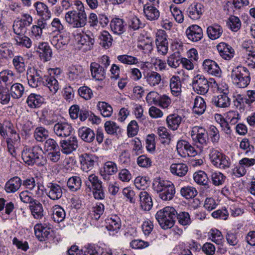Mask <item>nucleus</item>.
I'll use <instances>...</instances> for the list:
<instances>
[{"instance_id":"nucleus-1","label":"nucleus","mask_w":255,"mask_h":255,"mask_svg":"<svg viewBox=\"0 0 255 255\" xmlns=\"http://www.w3.org/2000/svg\"><path fill=\"white\" fill-rule=\"evenodd\" d=\"M153 188L159 197L163 201L172 200L175 194V188L171 181L160 178H155L153 182Z\"/></svg>"},{"instance_id":"nucleus-2","label":"nucleus","mask_w":255,"mask_h":255,"mask_svg":"<svg viewBox=\"0 0 255 255\" xmlns=\"http://www.w3.org/2000/svg\"><path fill=\"white\" fill-rule=\"evenodd\" d=\"M176 216V210L173 207L167 206L157 211L155 218L161 227L166 230L173 226Z\"/></svg>"},{"instance_id":"nucleus-3","label":"nucleus","mask_w":255,"mask_h":255,"mask_svg":"<svg viewBox=\"0 0 255 255\" xmlns=\"http://www.w3.org/2000/svg\"><path fill=\"white\" fill-rule=\"evenodd\" d=\"M231 77L233 83L241 88L247 87L251 81L249 70L242 66L234 67L231 71Z\"/></svg>"},{"instance_id":"nucleus-4","label":"nucleus","mask_w":255,"mask_h":255,"mask_svg":"<svg viewBox=\"0 0 255 255\" xmlns=\"http://www.w3.org/2000/svg\"><path fill=\"white\" fill-rule=\"evenodd\" d=\"M65 20L73 28H81L87 23V16L85 10H70L65 15Z\"/></svg>"},{"instance_id":"nucleus-5","label":"nucleus","mask_w":255,"mask_h":255,"mask_svg":"<svg viewBox=\"0 0 255 255\" xmlns=\"http://www.w3.org/2000/svg\"><path fill=\"white\" fill-rule=\"evenodd\" d=\"M209 156L211 162L216 167L220 169H226L230 166L229 158L218 150L212 149Z\"/></svg>"},{"instance_id":"nucleus-6","label":"nucleus","mask_w":255,"mask_h":255,"mask_svg":"<svg viewBox=\"0 0 255 255\" xmlns=\"http://www.w3.org/2000/svg\"><path fill=\"white\" fill-rule=\"evenodd\" d=\"M209 84L210 82L203 75H197L193 79V90L198 94L204 95L207 93L209 89Z\"/></svg>"},{"instance_id":"nucleus-7","label":"nucleus","mask_w":255,"mask_h":255,"mask_svg":"<svg viewBox=\"0 0 255 255\" xmlns=\"http://www.w3.org/2000/svg\"><path fill=\"white\" fill-rule=\"evenodd\" d=\"M166 32L163 30H158L156 34L155 43L158 53L165 55L168 51V42Z\"/></svg>"},{"instance_id":"nucleus-8","label":"nucleus","mask_w":255,"mask_h":255,"mask_svg":"<svg viewBox=\"0 0 255 255\" xmlns=\"http://www.w3.org/2000/svg\"><path fill=\"white\" fill-rule=\"evenodd\" d=\"M191 137L193 140L202 145H207L208 142V133L206 129L201 127L195 126L192 128Z\"/></svg>"},{"instance_id":"nucleus-9","label":"nucleus","mask_w":255,"mask_h":255,"mask_svg":"<svg viewBox=\"0 0 255 255\" xmlns=\"http://www.w3.org/2000/svg\"><path fill=\"white\" fill-rule=\"evenodd\" d=\"M78 147V140L76 136H70L67 139L60 140L59 146L61 152L65 154H69L76 150Z\"/></svg>"},{"instance_id":"nucleus-10","label":"nucleus","mask_w":255,"mask_h":255,"mask_svg":"<svg viewBox=\"0 0 255 255\" xmlns=\"http://www.w3.org/2000/svg\"><path fill=\"white\" fill-rule=\"evenodd\" d=\"M35 235L40 241H44L52 236V229L46 224H37L34 228Z\"/></svg>"},{"instance_id":"nucleus-11","label":"nucleus","mask_w":255,"mask_h":255,"mask_svg":"<svg viewBox=\"0 0 255 255\" xmlns=\"http://www.w3.org/2000/svg\"><path fill=\"white\" fill-rule=\"evenodd\" d=\"M227 87V85H226ZM221 94L217 96H215L212 98V104L219 108H227L229 107L231 103V100L228 96L229 94V89L228 87H226L222 91Z\"/></svg>"},{"instance_id":"nucleus-12","label":"nucleus","mask_w":255,"mask_h":255,"mask_svg":"<svg viewBox=\"0 0 255 255\" xmlns=\"http://www.w3.org/2000/svg\"><path fill=\"white\" fill-rule=\"evenodd\" d=\"M53 131L58 137L65 138L71 135L73 131V128L67 123H58L55 124L53 127Z\"/></svg>"},{"instance_id":"nucleus-13","label":"nucleus","mask_w":255,"mask_h":255,"mask_svg":"<svg viewBox=\"0 0 255 255\" xmlns=\"http://www.w3.org/2000/svg\"><path fill=\"white\" fill-rule=\"evenodd\" d=\"M202 66L204 70L208 74L217 77L221 76V69L215 61L209 59H205Z\"/></svg>"},{"instance_id":"nucleus-14","label":"nucleus","mask_w":255,"mask_h":255,"mask_svg":"<svg viewBox=\"0 0 255 255\" xmlns=\"http://www.w3.org/2000/svg\"><path fill=\"white\" fill-rule=\"evenodd\" d=\"M205 11V7L201 2L194 1L192 3L187 9L188 16L192 19L200 18Z\"/></svg>"},{"instance_id":"nucleus-15","label":"nucleus","mask_w":255,"mask_h":255,"mask_svg":"<svg viewBox=\"0 0 255 255\" xmlns=\"http://www.w3.org/2000/svg\"><path fill=\"white\" fill-rule=\"evenodd\" d=\"M45 191L47 196L52 200H57L62 196L61 187L55 183H48L46 185Z\"/></svg>"},{"instance_id":"nucleus-16","label":"nucleus","mask_w":255,"mask_h":255,"mask_svg":"<svg viewBox=\"0 0 255 255\" xmlns=\"http://www.w3.org/2000/svg\"><path fill=\"white\" fill-rule=\"evenodd\" d=\"M34 44L37 47V52L39 53L41 59L44 62L49 61L52 56V51L48 43L42 42Z\"/></svg>"},{"instance_id":"nucleus-17","label":"nucleus","mask_w":255,"mask_h":255,"mask_svg":"<svg viewBox=\"0 0 255 255\" xmlns=\"http://www.w3.org/2000/svg\"><path fill=\"white\" fill-rule=\"evenodd\" d=\"M31 73L27 76V80L29 85L32 88H36L43 85L44 79L42 72L38 69L33 68Z\"/></svg>"},{"instance_id":"nucleus-18","label":"nucleus","mask_w":255,"mask_h":255,"mask_svg":"<svg viewBox=\"0 0 255 255\" xmlns=\"http://www.w3.org/2000/svg\"><path fill=\"white\" fill-rule=\"evenodd\" d=\"M15 74L11 70L6 69L0 72V87L8 88L13 82Z\"/></svg>"},{"instance_id":"nucleus-19","label":"nucleus","mask_w":255,"mask_h":255,"mask_svg":"<svg viewBox=\"0 0 255 255\" xmlns=\"http://www.w3.org/2000/svg\"><path fill=\"white\" fill-rule=\"evenodd\" d=\"M79 161L81 169L85 172H88L94 167L95 163V157L91 154L84 153L80 155Z\"/></svg>"},{"instance_id":"nucleus-20","label":"nucleus","mask_w":255,"mask_h":255,"mask_svg":"<svg viewBox=\"0 0 255 255\" xmlns=\"http://www.w3.org/2000/svg\"><path fill=\"white\" fill-rule=\"evenodd\" d=\"M186 34L188 38L193 41H199L203 37L202 29L197 25H192L187 28Z\"/></svg>"},{"instance_id":"nucleus-21","label":"nucleus","mask_w":255,"mask_h":255,"mask_svg":"<svg viewBox=\"0 0 255 255\" xmlns=\"http://www.w3.org/2000/svg\"><path fill=\"white\" fill-rule=\"evenodd\" d=\"M217 48L220 56L225 60H230L234 56V49L226 43H220L217 45Z\"/></svg>"},{"instance_id":"nucleus-22","label":"nucleus","mask_w":255,"mask_h":255,"mask_svg":"<svg viewBox=\"0 0 255 255\" xmlns=\"http://www.w3.org/2000/svg\"><path fill=\"white\" fill-rule=\"evenodd\" d=\"M90 68L93 78L98 81H102L105 79L106 70L102 65L96 62H92Z\"/></svg>"},{"instance_id":"nucleus-23","label":"nucleus","mask_w":255,"mask_h":255,"mask_svg":"<svg viewBox=\"0 0 255 255\" xmlns=\"http://www.w3.org/2000/svg\"><path fill=\"white\" fill-rule=\"evenodd\" d=\"M68 76L69 79L71 81H79L84 76L82 67L80 65L70 66L68 70Z\"/></svg>"},{"instance_id":"nucleus-24","label":"nucleus","mask_w":255,"mask_h":255,"mask_svg":"<svg viewBox=\"0 0 255 255\" xmlns=\"http://www.w3.org/2000/svg\"><path fill=\"white\" fill-rule=\"evenodd\" d=\"M78 136L85 142L91 143L95 138V133L93 129L87 127H82L78 130Z\"/></svg>"},{"instance_id":"nucleus-25","label":"nucleus","mask_w":255,"mask_h":255,"mask_svg":"<svg viewBox=\"0 0 255 255\" xmlns=\"http://www.w3.org/2000/svg\"><path fill=\"white\" fill-rule=\"evenodd\" d=\"M140 206L144 211H149L153 205L152 200L149 193L145 191H142L139 194Z\"/></svg>"},{"instance_id":"nucleus-26","label":"nucleus","mask_w":255,"mask_h":255,"mask_svg":"<svg viewBox=\"0 0 255 255\" xmlns=\"http://www.w3.org/2000/svg\"><path fill=\"white\" fill-rule=\"evenodd\" d=\"M127 24L125 21L120 18H114L110 23L112 30L116 34L120 35L123 33L126 29Z\"/></svg>"},{"instance_id":"nucleus-27","label":"nucleus","mask_w":255,"mask_h":255,"mask_svg":"<svg viewBox=\"0 0 255 255\" xmlns=\"http://www.w3.org/2000/svg\"><path fill=\"white\" fill-rule=\"evenodd\" d=\"M44 82L43 85L45 88L48 89L52 94H55L59 89V84L57 80L52 76H43Z\"/></svg>"},{"instance_id":"nucleus-28","label":"nucleus","mask_w":255,"mask_h":255,"mask_svg":"<svg viewBox=\"0 0 255 255\" xmlns=\"http://www.w3.org/2000/svg\"><path fill=\"white\" fill-rule=\"evenodd\" d=\"M156 5L146 4L143 6V11L145 17L148 20L153 21L157 20L160 16L158 9Z\"/></svg>"},{"instance_id":"nucleus-29","label":"nucleus","mask_w":255,"mask_h":255,"mask_svg":"<svg viewBox=\"0 0 255 255\" xmlns=\"http://www.w3.org/2000/svg\"><path fill=\"white\" fill-rule=\"evenodd\" d=\"M146 83L150 87L158 86L161 82V75L155 71H149L144 75Z\"/></svg>"},{"instance_id":"nucleus-30","label":"nucleus","mask_w":255,"mask_h":255,"mask_svg":"<svg viewBox=\"0 0 255 255\" xmlns=\"http://www.w3.org/2000/svg\"><path fill=\"white\" fill-rule=\"evenodd\" d=\"M50 41L51 44L57 49H61L69 43V38L66 36L57 34L53 36Z\"/></svg>"},{"instance_id":"nucleus-31","label":"nucleus","mask_w":255,"mask_h":255,"mask_svg":"<svg viewBox=\"0 0 255 255\" xmlns=\"http://www.w3.org/2000/svg\"><path fill=\"white\" fill-rule=\"evenodd\" d=\"M170 88L172 94L177 97L181 93V82L180 78L178 76H173L170 79Z\"/></svg>"},{"instance_id":"nucleus-32","label":"nucleus","mask_w":255,"mask_h":255,"mask_svg":"<svg viewBox=\"0 0 255 255\" xmlns=\"http://www.w3.org/2000/svg\"><path fill=\"white\" fill-rule=\"evenodd\" d=\"M21 180L17 176L10 178L5 184V190L7 193H14L21 185Z\"/></svg>"},{"instance_id":"nucleus-33","label":"nucleus","mask_w":255,"mask_h":255,"mask_svg":"<svg viewBox=\"0 0 255 255\" xmlns=\"http://www.w3.org/2000/svg\"><path fill=\"white\" fill-rule=\"evenodd\" d=\"M31 214L35 219H40L43 217V209L42 204L35 200L29 206Z\"/></svg>"},{"instance_id":"nucleus-34","label":"nucleus","mask_w":255,"mask_h":255,"mask_svg":"<svg viewBox=\"0 0 255 255\" xmlns=\"http://www.w3.org/2000/svg\"><path fill=\"white\" fill-rule=\"evenodd\" d=\"M171 172L178 176H184L188 170V166L183 163H172L170 167Z\"/></svg>"},{"instance_id":"nucleus-35","label":"nucleus","mask_w":255,"mask_h":255,"mask_svg":"<svg viewBox=\"0 0 255 255\" xmlns=\"http://www.w3.org/2000/svg\"><path fill=\"white\" fill-rule=\"evenodd\" d=\"M106 223L107 224L106 228L109 231H116V232H117L121 227V220L116 215L113 216L110 218L107 219Z\"/></svg>"},{"instance_id":"nucleus-36","label":"nucleus","mask_w":255,"mask_h":255,"mask_svg":"<svg viewBox=\"0 0 255 255\" xmlns=\"http://www.w3.org/2000/svg\"><path fill=\"white\" fill-rule=\"evenodd\" d=\"M10 87L9 90L10 92V95L14 99L20 98L24 93V87L20 83H14Z\"/></svg>"},{"instance_id":"nucleus-37","label":"nucleus","mask_w":255,"mask_h":255,"mask_svg":"<svg viewBox=\"0 0 255 255\" xmlns=\"http://www.w3.org/2000/svg\"><path fill=\"white\" fill-rule=\"evenodd\" d=\"M206 109V103L202 97L197 96L194 100V106L193 107V112L197 115L203 114Z\"/></svg>"},{"instance_id":"nucleus-38","label":"nucleus","mask_w":255,"mask_h":255,"mask_svg":"<svg viewBox=\"0 0 255 255\" xmlns=\"http://www.w3.org/2000/svg\"><path fill=\"white\" fill-rule=\"evenodd\" d=\"M30 150L36 163L42 166L46 164V159H43V156L41 154L42 149L40 146H34L31 149L30 148Z\"/></svg>"},{"instance_id":"nucleus-39","label":"nucleus","mask_w":255,"mask_h":255,"mask_svg":"<svg viewBox=\"0 0 255 255\" xmlns=\"http://www.w3.org/2000/svg\"><path fill=\"white\" fill-rule=\"evenodd\" d=\"M223 32L222 27L218 24L210 26L207 29L208 35L212 40H215L220 37Z\"/></svg>"},{"instance_id":"nucleus-40","label":"nucleus","mask_w":255,"mask_h":255,"mask_svg":"<svg viewBox=\"0 0 255 255\" xmlns=\"http://www.w3.org/2000/svg\"><path fill=\"white\" fill-rule=\"evenodd\" d=\"M26 102L29 107L36 108L44 102V98L40 95L32 93L28 97Z\"/></svg>"},{"instance_id":"nucleus-41","label":"nucleus","mask_w":255,"mask_h":255,"mask_svg":"<svg viewBox=\"0 0 255 255\" xmlns=\"http://www.w3.org/2000/svg\"><path fill=\"white\" fill-rule=\"evenodd\" d=\"M22 185L25 187L26 188L32 190L34 187H36L37 190L35 191L34 194L37 196H40L42 193V190L40 189V184L36 183L35 179L33 177L26 178L23 182Z\"/></svg>"},{"instance_id":"nucleus-42","label":"nucleus","mask_w":255,"mask_h":255,"mask_svg":"<svg viewBox=\"0 0 255 255\" xmlns=\"http://www.w3.org/2000/svg\"><path fill=\"white\" fill-rule=\"evenodd\" d=\"M100 45L105 49L109 48L112 44L113 38L107 31H103L99 36Z\"/></svg>"},{"instance_id":"nucleus-43","label":"nucleus","mask_w":255,"mask_h":255,"mask_svg":"<svg viewBox=\"0 0 255 255\" xmlns=\"http://www.w3.org/2000/svg\"><path fill=\"white\" fill-rule=\"evenodd\" d=\"M182 121V118L177 114L169 115L166 118V122L169 128L174 130L178 128Z\"/></svg>"},{"instance_id":"nucleus-44","label":"nucleus","mask_w":255,"mask_h":255,"mask_svg":"<svg viewBox=\"0 0 255 255\" xmlns=\"http://www.w3.org/2000/svg\"><path fill=\"white\" fill-rule=\"evenodd\" d=\"M181 55L179 54V52H174L167 57V63L171 68L176 69L181 64Z\"/></svg>"},{"instance_id":"nucleus-45","label":"nucleus","mask_w":255,"mask_h":255,"mask_svg":"<svg viewBox=\"0 0 255 255\" xmlns=\"http://www.w3.org/2000/svg\"><path fill=\"white\" fill-rule=\"evenodd\" d=\"M98 110L104 117H110L113 112V108L105 102H99L97 104Z\"/></svg>"},{"instance_id":"nucleus-46","label":"nucleus","mask_w":255,"mask_h":255,"mask_svg":"<svg viewBox=\"0 0 255 255\" xmlns=\"http://www.w3.org/2000/svg\"><path fill=\"white\" fill-rule=\"evenodd\" d=\"M40 120L46 126L52 125L56 122L53 112L47 109L42 111Z\"/></svg>"},{"instance_id":"nucleus-47","label":"nucleus","mask_w":255,"mask_h":255,"mask_svg":"<svg viewBox=\"0 0 255 255\" xmlns=\"http://www.w3.org/2000/svg\"><path fill=\"white\" fill-rule=\"evenodd\" d=\"M210 177L212 183L216 186L223 185L226 180V176L219 171L212 172Z\"/></svg>"},{"instance_id":"nucleus-48","label":"nucleus","mask_w":255,"mask_h":255,"mask_svg":"<svg viewBox=\"0 0 255 255\" xmlns=\"http://www.w3.org/2000/svg\"><path fill=\"white\" fill-rule=\"evenodd\" d=\"M52 218L57 223L63 221L65 218V212L63 208L59 205H55L53 208Z\"/></svg>"},{"instance_id":"nucleus-49","label":"nucleus","mask_w":255,"mask_h":255,"mask_svg":"<svg viewBox=\"0 0 255 255\" xmlns=\"http://www.w3.org/2000/svg\"><path fill=\"white\" fill-rule=\"evenodd\" d=\"M13 57L12 64L15 69L19 73L24 72L25 68L24 58L20 55H16Z\"/></svg>"},{"instance_id":"nucleus-50","label":"nucleus","mask_w":255,"mask_h":255,"mask_svg":"<svg viewBox=\"0 0 255 255\" xmlns=\"http://www.w3.org/2000/svg\"><path fill=\"white\" fill-rule=\"evenodd\" d=\"M67 185L71 191H76L79 190L81 186V178L76 176H72L69 178Z\"/></svg>"},{"instance_id":"nucleus-51","label":"nucleus","mask_w":255,"mask_h":255,"mask_svg":"<svg viewBox=\"0 0 255 255\" xmlns=\"http://www.w3.org/2000/svg\"><path fill=\"white\" fill-rule=\"evenodd\" d=\"M86 186L90 189L102 186V182L95 174H91L88 177V181L85 182Z\"/></svg>"},{"instance_id":"nucleus-52","label":"nucleus","mask_w":255,"mask_h":255,"mask_svg":"<svg viewBox=\"0 0 255 255\" xmlns=\"http://www.w3.org/2000/svg\"><path fill=\"white\" fill-rule=\"evenodd\" d=\"M48 136V131L42 127H37L34 131V137L39 142H43Z\"/></svg>"},{"instance_id":"nucleus-53","label":"nucleus","mask_w":255,"mask_h":255,"mask_svg":"<svg viewBox=\"0 0 255 255\" xmlns=\"http://www.w3.org/2000/svg\"><path fill=\"white\" fill-rule=\"evenodd\" d=\"M194 181L199 185H208L209 178L207 174L203 171H199L194 174Z\"/></svg>"},{"instance_id":"nucleus-54","label":"nucleus","mask_w":255,"mask_h":255,"mask_svg":"<svg viewBox=\"0 0 255 255\" xmlns=\"http://www.w3.org/2000/svg\"><path fill=\"white\" fill-rule=\"evenodd\" d=\"M16 44L19 46H22L27 48H29L31 47L32 42L31 39L28 36L24 35H21L20 36H16L14 37Z\"/></svg>"},{"instance_id":"nucleus-55","label":"nucleus","mask_w":255,"mask_h":255,"mask_svg":"<svg viewBox=\"0 0 255 255\" xmlns=\"http://www.w3.org/2000/svg\"><path fill=\"white\" fill-rule=\"evenodd\" d=\"M197 193L195 188L191 186H185L180 190L182 196L187 199L194 198L197 195Z\"/></svg>"},{"instance_id":"nucleus-56","label":"nucleus","mask_w":255,"mask_h":255,"mask_svg":"<svg viewBox=\"0 0 255 255\" xmlns=\"http://www.w3.org/2000/svg\"><path fill=\"white\" fill-rule=\"evenodd\" d=\"M178 223L182 226H188L191 223V219L189 214L187 212H180L177 213L176 217Z\"/></svg>"},{"instance_id":"nucleus-57","label":"nucleus","mask_w":255,"mask_h":255,"mask_svg":"<svg viewBox=\"0 0 255 255\" xmlns=\"http://www.w3.org/2000/svg\"><path fill=\"white\" fill-rule=\"evenodd\" d=\"M13 56L12 48L7 47L4 44L0 45V59H9Z\"/></svg>"},{"instance_id":"nucleus-58","label":"nucleus","mask_w":255,"mask_h":255,"mask_svg":"<svg viewBox=\"0 0 255 255\" xmlns=\"http://www.w3.org/2000/svg\"><path fill=\"white\" fill-rule=\"evenodd\" d=\"M104 128L107 133L110 134H114L120 131L119 126L112 121H107L104 124Z\"/></svg>"},{"instance_id":"nucleus-59","label":"nucleus","mask_w":255,"mask_h":255,"mask_svg":"<svg viewBox=\"0 0 255 255\" xmlns=\"http://www.w3.org/2000/svg\"><path fill=\"white\" fill-rule=\"evenodd\" d=\"M208 236L212 241L216 244H221L223 237L221 232L218 230L211 229L208 233Z\"/></svg>"},{"instance_id":"nucleus-60","label":"nucleus","mask_w":255,"mask_h":255,"mask_svg":"<svg viewBox=\"0 0 255 255\" xmlns=\"http://www.w3.org/2000/svg\"><path fill=\"white\" fill-rule=\"evenodd\" d=\"M117 59L121 63L128 65L136 64L138 63V59L131 55H121L118 56Z\"/></svg>"},{"instance_id":"nucleus-61","label":"nucleus","mask_w":255,"mask_h":255,"mask_svg":"<svg viewBox=\"0 0 255 255\" xmlns=\"http://www.w3.org/2000/svg\"><path fill=\"white\" fill-rule=\"evenodd\" d=\"M12 29L14 33L16 35V36L24 35L27 29V27L23 25L18 20H15L13 22Z\"/></svg>"},{"instance_id":"nucleus-62","label":"nucleus","mask_w":255,"mask_h":255,"mask_svg":"<svg viewBox=\"0 0 255 255\" xmlns=\"http://www.w3.org/2000/svg\"><path fill=\"white\" fill-rule=\"evenodd\" d=\"M10 92L8 88L0 87V102L3 105L7 104L10 99Z\"/></svg>"},{"instance_id":"nucleus-63","label":"nucleus","mask_w":255,"mask_h":255,"mask_svg":"<svg viewBox=\"0 0 255 255\" xmlns=\"http://www.w3.org/2000/svg\"><path fill=\"white\" fill-rule=\"evenodd\" d=\"M229 25L230 29L235 32L238 31L241 28V21L237 16L232 15L229 19Z\"/></svg>"},{"instance_id":"nucleus-64","label":"nucleus","mask_w":255,"mask_h":255,"mask_svg":"<svg viewBox=\"0 0 255 255\" xmlns=\"http://www.w3.org/2000/svg\"><path fill=\"white\" fill-rule=\"evenodd\" d=\"M247 55L248 65L253 68H255V48L249 47L247 49Z\"/></svg>"}]
</instances>
